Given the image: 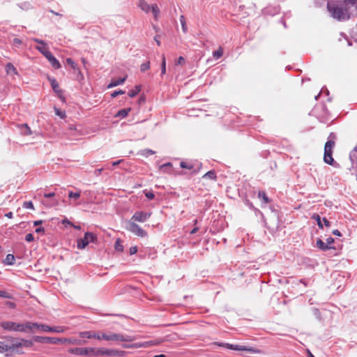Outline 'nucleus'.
Segmentation results:
<instances>
[{
  "label": "nucleus",
  "mask_w": 357,
  "mask_h": 357,
  "mask_svg": "<svg viewBox=\"0 0 357 357\" xmlns=\"http://www.w3.org/2000/svg\"><path fill=\"white\" fill-rule=\"evenodd\" d=\"M34 340L37 342L57 344L59 343L69 344H81L82 342L75 338H57L50 337L35 336Z\"/></svg>",
  "instance_id": "obj_1"
},
{
  "label": "nucleus",
  "mask_w": 357,
  "mask_h": 357,
  "mask_svg": "<svg viewBox=\"0 0 357 357\" xmlns=\"http://www.w3.org/2000/svg\"><path fill=\"white\" fill-rule=\"evenodd\" d=\"M327 8L331 16L338 21H345L350 18V14L346 7L331 5L328 3Z\"/></svg>",
  "instance_id": "obj_2"
},
{
  "label": "nucleus",
  "mask_w": 357,
  "mask_h": 357,
  "mask_svg": "<svg viewBox=\"0 0 357 357\" xmlns=\"http://www.w3.org/2000/svg\"><path fill=\"white\" fill-rule=\"evenodd\" d=\"M29 325L30 324H26V322L21 324L10 321H6L0 323V326L4 330L24 333H27V328H29Z\"/></svg>",
  "instance_id": "obj_3"
},
{
  "label": "nucleus",
  "mask_w": 357,
  "mask_h": 357,
  "mask_svg": "<svg viewBox=\"0 0 357 357\" xmlns=\"http://www.w3.org/2000/svg\"><path fill=\"white\" fill-rule=\"evenodd\" d=\"M101 340L107 341H115V342H130L132 339L130 336H124L121 334L108 333H101Z\"/></svg>",
  "instance_id": "obj_4"
},
{
  "label": "nucleus",
  "mask_w": 357,
  "mask_h": 357,
  "mask_svg": "<svg viewBox=\"0 0 357 357\" xmlns=\"http://www.w3.org/2000/svg\"><path fill=\"white\" fill-rule=\"evenodd\" d=\"M335 146V142L328 140L326 142L324 146V160L326 163L332 165L334 162L333 154V149Z\"/></svg>",
  "instance_id": "obj_5"
},
{
  "label": "nucleus",
  "mask_w": 357,
  "mask_h": 357,
  "mask_svg": "<svg viewBox=\"0 0 357 357\" xmlns=\"http://www.w3.org/2000/svg\"><path fill=\"white\" fill-rule=\"evenodd\" d=\"M97 239L96 235L92 232H86L83 238L77 241L79 249L85 248L90 242H94Z\"/></svg>",
  "instance_id": "obj_6"
},
{
  "label": "nucleus",
  "mask_w": 357,
  "mask_h": 357,
  "mask_svg": "<svg viewBox=\"0 0 357 357\" xmlns=\"http://www.w3.org/2000/svg\"><path fill=\"white\" fill-rule=\"evenodd\" d=\"M6 342L0 341V353H7L15 351L14 340L15 338L10 336L5 337Z\"/></svg>",
  "instance_id": "obj_7"
},
{
  "label": "nucleus",
  "mask_w": 357,
  "mask_h": 357,
  "mask_svg": "<svg viewBox=\"0 0 357 357\" xmlns=\"http://www.w3.org/2000/svg\"><path fill=\"white\" fill-rule=\"evenodd\" d=\"M127 229L139 237H145L147 233L133 221H130Z\"/></svg>",
  "instance_id": "obj_8"
},
{
  "label": "nucleus",
  "mask_w": 357,
  "mask_h": 357,
  "mask_svg": "<svg viewBox=\"0 0 357 357\" xmlns=\"http://www.w3.org/2000/svg\"><path fill=\"white\" fill-rule=\"evenodd\" d=\"M151 215V213L136 211L131 218L130 221L144 222Z\"/></svg>",
  "instance_id": "obj_9"
},
{
  "label": "nucleus",
  "mask_w": 357,
  "mask_h": 357,
  "mask_svg": "<svg viewBox=\"0 0 357 357\" xmlns=\"http://www.w3.org/2000/svg\"><path fill=\"white\" fill-rule=\"evenodd\" d=\"M49 80L50 82L51 86L54 90V91L58 94L59 98L65 102V97L63 95V91L60 89L59 83L54 78L49 77Z\"/></svg>",
  "instance_id": "obj_10"
},
{
  "label": "nucleus",
  "mask_w": 357,
  "mask_h": 357,
  "mask_svg": "<svg viewBox=\"0 0 357 357\" xmlns=\"http://www.w3.org/2000/svg\"><path fill=\"white\" fill-rule=\"evenodd\" d=\"M101 333H102L95 332V331H83V332H80L79 333V337H83V338H84V337L88 338V339L94 338V339L101 340Z\"/></svg>",
  "instance_id": "obj_11"
},
{
  "label": "nucleus",
  "mask_w": 357,
  "mask_h": 357,
  "mask_svg": "<svg viewBox=\"0 0 357 357\" xmlns=\"http://www.w3.org/2000/svg\"><path fill=\"white\" fill-rule=\"evenodd\" d=\"M33 344L32 341L28 340H24V339L17 340L15 338V340H14L15 350H16L20 347H31L33 346Z\"/></svg>",
  "instance_id": "obj_12"
},
{
  "label": "nucleus",
  "mask_w": 357,
  "mask_h": 357,
  "mask_svg": "<svg viewBox=\"0 0 357 357\" xmlns=\"http://www.w3.org/2000/svg\"><path fill=\"white\" fill-rule=\"evenodd\" d=\"M33 40L40 45L36 47V49L44 56H46L48 53L50 52L48 50V47L47 44L44 43L43 40L38 38H34Z\"/></svg>",
  "instance_id": "obj_13"
},
{
  "label": "nucleus",
  "mask_w": 357,
  "mask_h": 357,
  "mask_svg": "<svg viewBox=\"0 0 357 357\" xmlns=\"http://www.w3.org/2000/svg\"><path fill=\"white\" fill-rule=\"evenodd\" d=\"M26 324H29L31 325H29V328H27V333L28 332H33L34 330H42L43 331L47 332V329H45V327H48L47 325L45 324H39L38 323H33L31 321H26Z\"/></svg>",
  "instance_id": "obj_14"
},
{
  "label": "nucleus",
  "mask_w": 357,
  "mask_h": 357,
  "mask_svg": "<svg viewBox=\"0 0 357 357\" xmlns=\"http://www.w3.org/2000/svg\"><path fill=\"white\" fill-rule=\"evenodd\" d=\"M45 58L48 60V61L50 63L51 66L54 69H59L61 68V64L59 62V61L52 55L51 52L48 53L46 56H45Z\"/></svg>",
  "instance_id": "obj_15"
},
{
  "label": "nucleus",
  "mask_w": 357,
  "mask_h": 357,
  "mask_svg": "<svg viewBox=\"0 0 357 357\" xmlns=\"http://www.w3.org/2000/svg\"><path fill=\"white\" fill-rule=\"evenodd\" d=\"M119 352L116 350L98 348V356H116Z\"/></svg>",
  "instance_id": "obj_16"
},
{
  "label": "nucleus",
  "mask_w": 357,
  "mask_h": 357,
  "mask_svg": "<svg viewBox=\"0 0 357 357\" xmlns=\"http://www.w3.org/2000/svg\"><path fill=\"white\" fill-rule=\"evenodd\" d=\"M68 352L77 355V356H86L87 351L86 347L82 348H70L68 349Z\"/></svg>",
  "instance_id": "obj_17"
},
{
  "label": "nucleus",
  "mask_w": 357,
  "mask_h": 357,
  "mask_svg": "<svg viewBox=\"0 0 357 357\" xmlns=\"http://www.w3.org/2000/svg\"><path fill=\"white\" fill-rule=\"evenodd\" d=\"M6 72L7 75H12L13 78L15 75H19L16 68L11 63H8L6 64Z\"/></svg>",
  "instance_id": "obj_18"
},
{
  "label": "nucleus",
  "mask_w": 357,
  "mask_h": 357,
  "mask_svg": "<svg viewBox=\"0 0 357 357\" xmlns=\"http://www.w3.org/2000/svg\"><path fill=\"white\" fill-rule=\"evenodd\" d=\"M45 329H47V332H54V333H64L67 331L68 328L65 326H58L55 327H50L48 326V327H45Z\"/></svg>",
  "instance_id": "obj_19"
},
{
  "label": "nucleus",
  "mask_w": 357,
  "mask_h": 357,
  "mask_svg": "<svg viewBox=\"0 0 357 357\" xmlns=\"http://www.w3.org/2000/svg\"><path fill=\"white\" fill-rule=\"evenodd\" d=\"M151 6L145 0L139 1V7L144 12L149 13L151 10Z\"/></svg>",
  "instance_id": "obj_20"
},
{
  "label": "nucleus",
  "mask_w": 357,
  "mask_h": 357,
  "mask_svg": "<svg viewBox=\"0 0 357 357\" xmlns=\"http://www.w3.org/2000/svg\"><path fill=\"white\" fill-rule=\"evenodd\" d=\"M15 261V256L12 254H8L6 255L5 259L3 260V264L6 265H13L14 264Z\"/></svg>",
  "instance_id": "obj_21"
},
{
  "label": "nucleus",
  "mask_w": 357,
  "mask_h": 357,
  "mask_svg": "<svg viewBox=\"0 0 357 357\" xmlns=\"http://www.w3.org/2000/svg\"><path fill=\"white\" fill-rule=\"evenodd\" d=\"M317 246L321 250H327L331 248L330 246L326 245L322 240L317 239L316 242Z\"/></svg>",
  "instance_id": "obj_22"
},
{
  "label": "nucleus",
  "mask_w": 357,
  "mask_h": 357,
  "mask_svg": "<svg viewBox=\"0 0 357 357\" xmlns=\"http://www.w3.org/2000/svg\"><path fill=\"white\" fill-rule=\"evenodd\" d=\"M131 110L130 108H126V109H122L121 110H119L116 114L115 115L116 117H121V118H125L128 116V113L130 112V111Z\"/></svg>",
  "instance_id": "obj_23"
},
{
  "label": "nucleus",
  "mask_w": 357,
  "mask_h": 357,
  "mask_svg": "<svg viewBox=\"0 0 357 357\" xmlns=\"http://www.w3.org/2000/svg\"><path fill=\"white\" fill-rule=\"evenodd\" d=\"M141 91V86L139 85H137L135 88L128 92V96L131 98L136 96Z\"/></svg>",
  "instance_id": "obj_24"
},
{
  "label": "nucleus",
  "mask_w": 357,
  "mask_h": 357,
  "mask_svg": "<svg viewBox=\"0 0 357 357\" xmlns=\"http://www.w3.org/2000/svg\"><path fill=\"white\" fill-rule=\"evenodd\" d=\"M126 80V77L120 78L117 80L112 81L111 83L108 85V88H112L118 85L122 84Z\"/></svg>",
  "instance_id": "obj_25"
},
{
  "label": "nucleus",
  "mask_w": 357,
  "mask_h": 357,
  "mask_svg": "<svg viewBox=\"0 0 357 357\" xmlns=\"http://www.w3.org/2000/svg\"><path fill=\"white\" fill-rule=\"evenodd\" d=\"M203 178H209V179H211V180L215 181V180H216V178H217V176H216V174H215V171L211 170V171H209V172H206V173L203 176Z\"/></svg>",
  "instance_id": "obj_26"
},
{
  "label": "nucleus",
  "mask_w": 357,
  "mask_h": 357,
  "mask_svg": "<svg viewBox=\"0 0 357 357\" xmlns=\"http://www.w3.org/2000/svg\"><path fill=\"white\" fill-rule=\"evenodd\" d=\"M223 56V48L222 47H219L218 49L213 52V56L215 59H218Z\"/></svg>",
  "instance_id": "obj_27"
},
{
  "label": "nucleus",
  "mask_w": 357,
  "mask_h": 357,
  "mask_svg": "<svg viewBox=\"0 0 357 357\" xmlns=\"http://www.w3.org/2000/svg\"><path fill=\"white\" fill-rule=\"evenodd\" d=\"M114 248L117 252H123V246L122 245V241L120 238H117L115 242Z\"/></svg>",
  "instance_id": "obj_28"
},
{
  "label": "nucleus",
  "mask_w": 357,
  "mask_h": 357,
  "mask_svg": "<svg viewBox=\"0 0 357 357\" xmlns=\"http://www.w3.org/2000/svg\"><path fill=\"white\" fill-rule=\"evenodd\" d=\"M86 348L87 355L86 356H98V348Z\"/></svg>",
  "instance_id": "obj_29"
},
{
  "label": "nucleus",
  "mask_w": 357,
  "mask_h": 357,
  "mask_svg": "<svg viewBox=\"0 0 357 357\" xmlns=\"http://www.w3.org/2000/svg\"><path fill=\"white\" fill-rule=\"evenodd\" d=\"M258 197L263 200L265 204L269 203L270 200L268 198L266 194L264 191H259L258 192Z\"/></svg>",
  "instance_id": "obj_30"
},
{
  "label": "nucleus",
  "mask_w": 357,
  "mask_h": 357,
  "mask_svg": "<svg viewBox=\"0 0 357 357\" xmlns=\"http://www.w3.org/2000/svg\"><path fill=\"white\" fill-rule=\"evenodd\" d=\"M180 22H181V24L183 32L185 33H187L188 32V27H187L185 19L183 15H181L180 16Z\"/></svg>",
  "instance_id": "obj_31"
},
{
  "label": "nucleus",
  "mask_w": 357,
  "mask_h": 357,
  "mask_svg": "<svg viewBox=\"0 0 357 357\" xmlns=\"http://www.w3.org/2000/svg\"><path fill=\"white\" fill-rule=\"evenodd\" d=\"M20 126L22 128L24 129V130H23L24 135H30L32 134L31 128L28 126L27 124H22Z\"/></svg>",
  "instance_id": "obj_32"
},
{
  "label": "nucleus",
  "mask_w": 357,
  "mask_h": 357,
  "mask_svg": "<svg viewBox=\"0 0 357 357\" xmlns=\"http://www.w3.org/2000/svg\"><path fill=\"white\" fill-rule=\"evenodd\" d=\"M166 73V60L165 54L162 56V63H161V74L165 75Z\"/></svg>",
  "instance_id": "obj_33"
},
{
  "label": "nucleus",
  "mask_w": 357,
  "mask_h": 357,
  "mask_svg": "<svg viewBox=\"0 0 357 357\" xmlns=\"http://www.w3.org/2000/svg\"><path fill=\"white\" fill-rule=\"evenodd\" d=\"M151 9L152 13L154 15L155 18L157 19L158 15L160 13V10H159V8L158 7L157 4H153L151 6Z\"/></svg>",
  "instance_id": "obj_34"
},
{
  "label": "nucleus",
  "mask_w": 357,
  "mask_h": 357,
  "mask_svg": "<svg viewBox=\"0 0 357 357\" xmlns=\"http://www.w3.org/2000/svg\"><path fill=\"white\" fill-rule=\"evenodd\" d=\"M227 348L233 349V350H238V351L245 350V348L243 346L233 345V344H227Z\"/></svg>",
  "instance_id": "obj_35"
},
{
  "label": "nucleus",
  "mask_w": 357,
  "mask_h": 357,
  "mask_svg": "<svg viewBox=\"0 0 357 357\" xmlns=\"http://www.w3.org/2000/svg\"><path fill=\"white\" fill-rule=\"evenodd\" d=\"M54 112L56 115L59 116L61 119H65L66 116L64 111H61L59 109L54 107Z\"/></svg>",
  "instance_id": "obj_36"
},
{
  "label": "nucleus",
  "mask_w": 357,
  "mask_h": 357,
  "mask_svg": "<svg viewBox=\"0 0 357 357\" xmlns=\"http://www.w3.org/2000/svg\"><path fill=\"white\" fill-rule=\"evenodd\" d=\"M149 68H150V61L144 63L140 66V70L143 73L148 70Z\"/></svg>",
  "instance_id": "obj_37"
},
{
  "label": "nucleus",
  "mask_w": 357,
  "mask_h": 357,
  "mask_svg": "<svg viewBox=\"0 0 357 357\" xmlns=\"http://www.w3.org/2000/svg\"><path fill=\"white\" fill-rule=\"evenodd\" d=\"M312 218L317 220L319 227L323 229V225L321 223L320 216L318 214H314L312 215Z\"/></svg>",
  "instance_id": "obj_38"
},
{
  "label": "nucleus",
  "mask_w": 357,
  "mask_h": 357,
  "mask_svg": "<svg viewBox=\"0 0 357 357\" xmlns=\"http://www.w3.org/2000/svg\"><path fill=\"white\" fill-rule=\"evenodd\" d=\"M180 167L181 168L188 169H191L193 167V166L192 165H190L186 162H183V161L181 162Z\"/></svg>",
  "instance_id": "obj_39"
},
{
  "label": "nucleus",
  "mask_w": 357,
  "mask_h": 357,
  "mask_svg": "<svg viewBox=\"0 0 357 357\" xmlns=\"http://www.w3.org/2000/svg\"><path fill=\"white\" fill-rule=\"evenodd\" d=\"M23 207L25 208H29V209L34 210L33 204L32 202H31V201H29V202H24L23 203Z\"/></svg>",
  "instance_id": "obj_40"
},
{
  "label": "nucleus",
  "mask_w": 357,
  "mask_h": 357,
  "mask_svg": "<svg viewBox=\"0 0 357 357\" xmlns=\"http://www.w3.org/2000/svg\"><path fill=\"white\" fill-rule=\"evenodd\" d=\"M0 297L6 298H13L12 295L6 291H0Z\"/></svg>",
  "instance_id": "obj_41"
},
{
  "label": "nucleus",
  "mask_w": 357,
  "mask_h": 357,
  "mask_svg": "<svg viewBox=\"0 0 357 357\" xmlns=\"http://www.w3.org/2000/svg\"><path fill=\"white\" fill-rule=\"evenodd\" d=\"M68 197L70 198H73V199H77L80 197V192H74L70 191L68 194Z\"/></svg>",
  "instance_id": "obj_42"
},
{
  "label": "nucleus",
  "mask_w": 357,
  "mask_h": 357,
  "mask_svg": "<svg viewBox=\"0 0 357 357\" xmlns=\"http://www.w3.org/2000/svg\"><path fill=\"white\" fill-rule=\"evenodd\" d=\"M145 196L150 200H152L155 197V195L151 191H144Z\"/></svg>",
  "instance_id": "obj_43"
},
{
  "label": "nucleus",
  "mask_w": 357,
  "mask_h": 357,
  "mask_svg": "<svg viewBox=\"0 0 357 357\" xmlns=\"http://www.w3.org/2000/svg\"><path fill=\"white\" fill-rule=\"evenodd\" d=\"M66 63H67L69 66H70L73 69H75V68H76L77 65H76V63L74 62V61H73L72 59H70V58H68V59H66Z\"/></svg>",
  "instance_id": "obj_44"
},
{
  "label": "nucleus",
  "mask_w": 357,
  "mask_h": 357,
  "mask_svg": "<svg viewBox=\"0 0 357 357\" xmlns=\"http://www.w3.org/2000/svg\"><path fill=\"white\" fill-rule=\"evenodd\" d=\"M185 63V59L183 56H179L178 59L175 61L176 65H184Z\"/></svg>",
  "instance_id": "obj_45"
},
{
  "label": "nucleus",
  "mask_w": 357,
  "mask_h": 357,
  "mask_svg": "<svg viewBox=\"0 0 357 357\" xmlns=\"http://www.w3.org/2000/svg\"><path fill=\"white\" fill-rule=\"evenodd\" d=\"M125 93V91H122V90H119V91H114L112 93V97L113 98H116L117 96L119 95H122Z\"/></svg>",
  "instance_id": "obj_46"
},
{
  "label": "nucleus",
  "mask_w": 357,
  "mask_h": 357,
  "mask_svg": "<svg viewBox=\"0 0 357 357\" xmlns=\"http://www.w3.org/2000/svg\"><path fill=\"white\" fill-rule=\"evenodd\" d=\"M25 240L28 242H32L34 240L33 235L32 234H28L25 236Z\"/></svg>",
  "instance_id": "obj_47"
},
{
  "label": "nucleus",
  "mask_w": 357,
  "mask_h": 357,
  "mask_svg": "<svg viewBox=\"0 0 357 357\" xmlns=\"http://www.w3.org/2000/svg\"><path fill=\"white\" fill-rule=\"evenodd\" d=\"M5 304L11 309H15L16 307V304L11 301H6Z\"/></svg>",
  "instance_id": "obj_48"
},
{
  "label": "nucleus",
  "mask_w": 357,
  "mask_h": 357,
  "mask_svg": "<svg viewBox=\"0 0 357 357\" xmlns=\"http://www.w3.org/2000/svg\"><path fill=\"white\" fill-rule=\"evenodd\" d=\"M22 40L20 39L17 38H14L13 44L16 47H20L22 45Z\"/></svg>",
  "instance_id": "obj_49"
},
{
  "label": "nucleus",
  "mask_w": 357,
  "mask_h": 357,
  "mask_svg": "<svg viewBox=\"0 0 357 357\" xmlns=\"http://www.w3.org/2000/svg\"><path fill=\"white\" fill-rule=\"evenodd\" d=\"M137 252V246H132L131 248H130V250H129V252H130V255H134L135 254L136 252Z\"/></svg>",
  "instance_id": "obj_50"
},
{
  "label": "nucleus",
  "mask_w": 357,
  "mask_h": 357,
  "mask_svg": "<svg viewBox=\"0 0 357 357\" xmlns=\"http://www.w3.org/2000/svg\"><path fill=\"white\" fill-rule=\"evenodd\" d=\"M334 242V239L332 237H328L326 238V244L329 246V245L332 244Z\"/></svg>",
  "instance_id": "obj_51"
},
{
  "label": "nucleus",
  "mask_w": 357,
  "mask_h": 357,
  "mask_svg": "<svg viewBox=\"0 0 357 357\" xmlns=\"http://www.w3.org/2000/svg\"><path fill=\"white\" fill-rule=\"evenodd\" d=\"M55 195L54 192L45 193L44 197L46 198L53 197Z\"/></svg>",
  "instance_id": "obj_52"
},
{
  "label": "nucleus",
  "mask_w": 357,
  "mask_h": 357,
  "mask_svg": "<svg viewBox=\"0 0 357 357\" xmlns=\"http://www.w3.org/2000/svg\"><path fill=\"white\" fill-rule=\"evenodd\" d=\"M172 167V163L171 162H167L166 164H164L160 166V169H162L165 167Z\"/></svg>",
  "instance_id": "obj_53"
},
{
  "label": "nucleus",
  "mask_w": 357,
  "mask_h": 357,
  "mask_svg": "<svg viewBox=\"0 0 357 357\" xmlns=\"http://www.w3.org/2000/svg\"><path fill=\"white\" fill-rule=\"evenodd\" d=\"M323 221H324V225H325L326 227H330L331 223H330V222L326 218H323Z\"/></svg>",
  "instance_id": "obj_54"
},
{
  "label": "nucleus",
  "mask_w": 357,
  "mask_h": 357,
  "mask_svg": "<svg viewBox=\"0 0 357 357\" xmlns=\"http://www.w3.org/2000/svg\"><path fill=\"white\" fill-rule=\"evenodd\" d=\"M333 234L334 235H335V236H342L341 233H340V231H339V230H337V229H335V230H333Z\"/></svg>",
  "instance_id": "obj_55"
},
{
  "label": "nucleus",
  "mask_w": 357,
  "mask_h": 357,
  "mask_svg": "<svg viewBox=\"0 0 357 357\" xmlns=\"http://www.w3.org/2000/svg\"><path fill=\"white\" fill-rule=\"evenodd\" d=\"M144 152L150 154V155H153L155 153V151L151 150V149H145L144 150Z\"/></svg>",
  "instance_id": "obj_56"
},
{
  "label": "nucleus",
  "mask_w": 357,
  "mask_h": 357,
  "mask_svg": "<svg viewBox=\"0 0 357 357\" xmlns=\"http://www.w3.org/2000/svg\"><path fill=\"white\" fill-rule=\"evenodd\" d=\"M154 40H155V41L156 42L157 45H158V46H160L161 43H160V40L158 39V36H155V37H154Z\"/></svg>",
  "instance_id": "obj_57"
},
{
  "label": "nucleus",
  "mask_w": 357,
  "mask_h": 357,
  "mask_svg": "<svg viewBox=\"0 0 357 357\" xmlns=\"http://www.w3.org/2000/svg\"><path fill=\"white\" fill-rule=\"evenodd\" d=\"M36 233H40V232H44V228L43 227H38L36 229Z\"/></svg>",
  "instance_id": "obj_58"
},
{
  "label": "nucleus",
  "mask_w": 357,
  "mask_h": 357,
  "mask_svg": "<svg viewBox=\"0 0 357 357\" xmlns=\"http://www.w3.org/2000/svg\"><path fill=\"white\" fill-rule=\"evenodd\" d=\"M199 230V227H195L190 231L191 234H195Z\"/></svg>",
  "instance_id": "obj_59"
},
{
  "label": "nucleus",
  "mask_w": 357,
  "mask_h": 357,
  "mask_svg": "<svg viewBox=\"0 0 357 357\" xmlns=\"http://www.w3.org/2000/svg\"><path fill=\"white\" fill-rule=\"evenodd\" d=\"M121 162H122V160H119L118 161L113 162H112V165L113 166H116V165H119Z\"/></svg>",
  "instance_id": "obj_60"
},
{
  "label": "nucleus",
  "mask_w": 357,
  "mask_h": 357,
  "mask_svg": "<svg viewBox=\"0 0 357 357\" xmlns=\"http://www.w3.org/2000/svg\"><path fill=\"white\" fill-rule=\"evenodd\" d=\"M5 216L7 217L8 218H13V213L12 212L7 213L5 215Z\"/></svg>",
  "instance_id": "obj_61"
},
{
  "label": "nucleus",
  "mask_w": 357,
  "mask_h": 357,
  "mask_svg": "<svg viewBox=\"0 0 357 357\" xmlns=\"http://www.w3.org/2000/svg\"><path fill=\"white\" fill-rule=\"evenodd\" d=\"M307 357H314V356L310 351H307Z\"/></svg>",
  "instance_id": "obj_62"
},
{
  "label": "nucleus",
  "mask_w": 357,
  "mask_h": 357,
  "mask_svg": "<svg viewBox=\"0 0 357 357\" xmlns=\"http://www.w3.org/2000/svg\"><path fill=\"white\" fill-rule=\"evenodd\" d=\"M42 223V221L38 220L34 222V225H38Z\"/></svg>",
  "instance_id": "obj_63"
},
{
  "label": "nucleus",
  "mask_w": 357,
  "mask_h": 357,
  "mask_svg": "<svg viewBox=\"0 0 357 357\" xmlns=\"http://www.w3.org/2000/svg\"><path fill=\"white\" fill-rule=\"evenodd\" d=\"M153 357H166L164 354L156 355Z\"/></svg>",
  "instance_id": "obj_64"
}]
</instances>
